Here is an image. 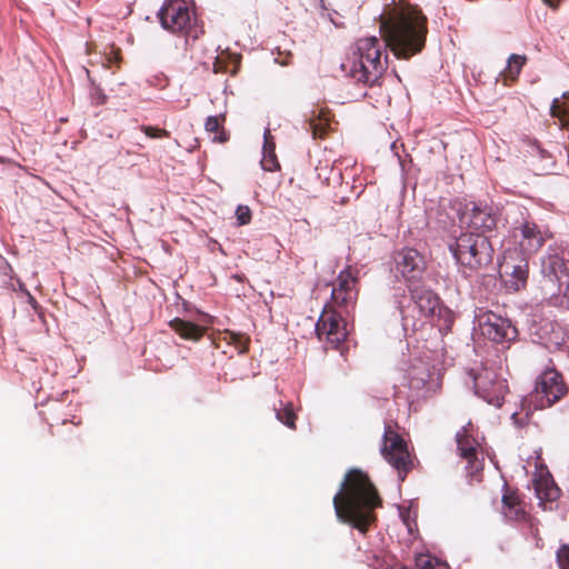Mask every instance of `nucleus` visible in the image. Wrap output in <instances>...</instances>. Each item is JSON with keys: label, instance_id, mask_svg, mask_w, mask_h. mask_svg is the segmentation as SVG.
<instances>
[{"label": "nucleus", "instance_id": "obj_11", "mask_svg": "<svg viewBox=\"0 0 569 569\" xmlns=\"http://www.w3.org/2000/svg\"><path fill=\"white\" fill-rule=\"evenodd\" d=\"M162 28L173 33H180L189 28L191 14L183 0H166L158 13Z\"/></svg>", "mask_w": 569, "mask_h": 569}, {"label": "nucleus", "instance_id": "obj_33", "mask_svg": "<svg viewBox=\"0 0 569 569\" xmlns=\"http://www.w3.org/2000/svg\"><path fill=\"white\" fill-rule=\"evenodd\" d=\"M262 167L264 170L273 171L276 168L279 167V163L277 161L276 154L273 152H269L264 154L263 160L261 161Z\"/></svg>", "mask_w": 569, "mask_h": 569}, {"label": "nucleus", "instance_id": "obj_30", "mask_svg": "<svg viewBox=\"0 0 569 569\" xmlns=\"http://www.w3.org/2000/svg\"><path fill=\"white\" fill-rule=\"evenodd\" d=\"M141 131L144 132V134L151 139H161V138L170 137V132L168 130L160 129V128L152 127V126L143 124V126H141Z\"/></svg>", "mask_w": 569, "mask_h": 569}, {"label": "nucleus", "instance_id": "obj_6", "mask_svg": "<svg viewBox=\"0 0 569 569\" xmlns=\"http://www.w3.org/2000/svg\"><path fill=\"white\" fill-rule=\"evenodd\" d=\"M513 238L521 254L531 257L543 247L548 239L552 238V232L533 220L526 219L513 229Z\"/></svg>", "mask_w": 569, "mask_h": 569}, {"label": "nucleus", "instance_id": "obj_37", "mask_svg": "<svg viewBox=\"0 0 569 569\" xmlns=\"http://www.w3.org/2000/svg\"><path fill=\"white\" fill-rule=\"evenodd\" d=\"M119 54H120L119 50L114 52V59H116L117 61L119 60Z\"/></svg>", "mask_w": 569, "mask_h": 569}, {"label": "nucleus", "instance_id": "obj_29", "mask_svg": "<svg viewBox=\"0 0 569 569\" xmlns=\"http://www.w3.org/2000/svg\"><path fill=\"white\" fill-rule=\"evenodd\" d=\"M226 340L232 343L240 353H246L249 350L250 338L240 332L226 331Z\"/></svg>", "mask_w": 569, "mask_h": 569}, {"label": "nucleus", "instance_id": "obj_24", "mask_svg": "<svg viewBox=\"0 0 569 569\" xmlns=\"http://www.w3.org/2000/svg\"><path fill=\"white\" fill-rule=\"evenodd\" d=\"M527 62L526 56L520 54H511L508 59L507 67L501 72V77L503 78V83L508 86V81H516L521 72L522 67Z\"/></svg>", "mask_w": 569, "mask_h": 569}, {"label": "nucleus", "instance_id": "obj_16", "mask_svg": "<svg viewBox=\"0 0 569 569\" xmlns=\"http://www.w3.org/2000/svg\"><path fill=\"white\" fill-rule=\"evenodd\" d=\"M538 336L550 352H561L569 356V333L566 328L555 320H543Z\"/></svg>", "mask_w": 569, "mask_h": 569}, {"label": "nucleus", "instance_id": "obj_2", "mask_svg": "<svg viewBox=\"0 0 569 569\" xmlns=\"http://www.w3.org/2000/svg\"><path fill=\"white\" fill-rule=\"evenodd\" d=\"M337 518L366 533L377 521L375 510L382 500L369 476L352 468L345 475L340 490L333 497Z\"/></svg>", "mask_w": 569, "mask_h": 569}, {"label": "nucleus", "instance_id": "obj_13", "mask_svg": "<svg viewBox=\"0 0 569 569\" xmlns=\"http://www.w3.org/2000/svg\"><path fill=\"white\" fill-rule=\"evenodd\" d=\"M410 299L423 318L442 317L449 311L441 305L439 296L425 284H408Z\"/></svg>", "mask_w": 569, "mask_h": 569}, {"label": "nucleus", "instance_id": "obj_28", "mask_svg": "<svg viewBox=\"0 0 569 569\" xmlns=\"http://www.w3.org/2000/svg\"><path fill=\"white\" fill-rule=\"evenodd\" d=\"M277 419L290 429H296L297 415L293 411L292 403L288 402L283 408H274Z\"/></svg>", "mask_w": 569, "mask_h": 569}, {"label": "nucleus", "instance_id": "obj_27", "mask_svg": "<svg viewBox=\"0 0 569 569\" xmlns=\"http://www.w3.org/2000/svg\"><path fill=\"white\" fill-rule=\"evenodd\" d=\"M569 106L566 102H560L559 98L553 99L550 107V114L558 118L563 129H569V118L567 117Z\"/></svg>", "mask_w": 569, "mask_h": 569}, {"label": "nucleus", "instance_id": "obj_4", "mask_svg": "<svg viewBox=\"0 0 569 569\" xmlns=\"http://www.w3.org/2000/svg\"><path fill=\"white\" fill-rule=\"evenodd\" d=\"M568 388L562 375L556 370L543 371L536 381L535 389L523 399L528 410L549 408L566 396Z\"/></svg>", "mask_w": 569, "mask_h": 569}, {"label": "nucleus", "instance_id": "obj_20", "mask_svg": "<svg viewBox=\"0 0 569 569\" xmlns=\"http://www.w3.org/2000/svg\"><path fill=\"white\" fill-rule=\"evenodd\" d=\"M170 328L182 339L198 341L206 333V328L193 322L174 318L169 322Z\"/></svg>", "mask_w": 569, "mask_h": 569}, {"label": "nucleus", "instance_id": "obj_3", "mask_svg": "<svg viewBox=\"0 0 569 569\" xmlns=\"http://www.w3.org/2000/svg\"><path fill=\"white\" fill-rule=\"evenodd\" d=\"M457 262L470 272L488 267L493 259V247L488 237L476 232H462L450 244Z\"/></svg>", "mask_w": 569, "mask_h": 569}, {"label": "nucleus", "instance_id": "obj_22", "mask_svg": "<svg viewBox=\"0 0 569 569\" xmlns=\"http://www.w3.org/2000/svg\"><path fill=\"white\" fill-rule=\"evenodd\" d=\"M330 128L329 112L320 110L318 114L312 112L309 118L307 130L311 132L313 139H323Z\"/></svg>", "mask_w": 569, "mask_h": 569}, {"label": "nucleus", "instance_id": "obj_8", "mask_svg": "<svg viewBox=\"0 0 569 569\" xmlns=\"http://www.w3.org/2000/svg\"><path fill=\"white\" fill-rule=\"evenodd\" d=\"M476 393L489 405L501 407L508 392V385L496 372L482 370L473 378Z\"/></svg>", "mask_w": 569, "mask_h": 569}, {"label": "nucleus", "instance_id": "obj_18", "mask_svg": "<svg viewBox=\"0 0 569 569\" xmlns=\"http://www.w3.org/2000/svg\"><path fill=\"white\" fill-rule=\"evenodd\" d=\"M497 211L489 206L473 204L468 213L469 226L482 232L491 231L498 223Z\"/></svg>", "mask_w": 569, "mask_h": 569}, {"label": "nucleus", "instance_id": "obj_31", "mask_svg": "<svg viewBox=\"0 0 569 569\" xmlns=\"http://www.w3.org/2000/svg\"><path fill=\"white\" fill-rule=\"evenodd\" d=\"M237 221L240 226L248 224L251 221V210L248 206H238L236 210Z\"/></svg>", "mask_w": 569, "mask_h": 569}, {"label": "nucleus", "instance_id": "obj_7", "mask_svg": "<svg viewBox=\"0 0 569 569\" xmlns=\"http://www.w3.org/2000/svg\"><path fill=\"white\" fill-rule=\"evenodd\" d=\"M316 333L320 341L331 348H338L348 336L342 316L330 305H326L316 325Z\"/></svg>", "mask_w": 569, "mask_h": 569}, {"label": "nucleus", "instance_id": "obj_12", "mask_svg": "<svg viewBox=\"0 0 569 569\" xmlns=\"http://www.w3.org/2000/svg\"><path fill=\"white\" fill-rule=\"evenodd\" d=\"M527 256L517 259L511 252H507L500 264L501 277L505 284L512 291H519L527 286L529 278V261Z\"/></svg>", "mask_w": 569, "mask_h": 569}, {"label": "nucleus", "instance_id": "obj_21", "mask_svg": "<svg viewBox=\"0 0 569 569\" xmlns=\"http://www.w3.org/2000/svg\"><path fill=\"white\" fill-rule=\"evenodd\" d=\"M241 54L230 51L221 52L213 62L214 73H230L236 76L240 69Z\"/></svg>", "mask_w": 569, "mask_h": 569}, {"label": "nucleus", "instance_id": "obj_9", "mask_svg": "<svg viewBox=\"0 0 569 569\" xmlns=\"http://www.w3.org/2000/svg\"><path fill=\"white\" fill-rule=\"evenodd\" d=\"M358 298L357 271L351 267L342 270L332 284L331 302L333 306L348 310L353 308Z\"/></svg>", "mask_w": 569, "mask_h": 569}, {"label": "nucleus", "instance_id": "obj_14", "mask_svg": "<svg viewBox=\"0 0 569 569\" xmlns=\"http://www.w3.org/2000/svg\"><path fill=\"white\" fill-rule=\"evenodd\" d=\"M478 318L482 336L493 342L511 341L517 337V329L511 325L510 320L495 312L487 311Z\"/></svg>", "mask_w": 569, "mask_h": 569}, {"label": "nucleus", "instance_id": "obj_19", "mask_svg": "<svg viewBox=\"0 0 569 569\" xmlns=\"http://www.w3.org/2000/svg\"><path fill=\"white\" fill-rule=\"evenodd\" d=\"M533 487L540 501L552 502L560 497L561 491L549 472L540 473L535 479Z\"/></svg>", "mask_w": 569, "mask_h": 569}, {"label": "nucleus", "instance_id": "obj_26", "mask_svg": "<svg viewBox=\"0 0 569 569\" xmlns=\"http://www.w3.org/2000/svg\"><path fill=\"white\" fill-rule=\"evenodd\" d=\"M543 266L557 280H560L563 276H567V264L565 260L559 256H548L547 260L543 262Z\"/></svg>", "mask_w": 569, "mask_h": 569}, {"label": "nucleus", "instance_id": "obj_1", "mask_svg": "<svg viewBox=\"0 0 569 569\" xmlns=\"http://www.w3.org/2000/svg\"><path fill=\"white\" fill-rule=\"evenodd\" d=\"M379 22L383 42L377 37L359 39L356 43L358 61L352 62L348 69L342 64L352 79L370 86L388 68L387 48L398 59H410L422 51L428 33V19L417 6L392 9L387 14H381Z\"/></svg>", "mask_w": 569, "mask_h": 569}, {"label": "nucleus", "instance_id": "obj_35", "mask_svg": "<svg viewBox=\"0 0 569 569\" xmlns=\"http://www.w3.org/2000/svg\"><path fill=\"white\" fill-rule=\"evenodd\" d=\"M563 299H565L563 303L569 309V282H568V286L566 288V291H565V295H563Z\"/></svg>", "mask_w": 569, "mask_h": 569}, {"label": "nucleus", "instance_id": "obj_38", "mask_svg": "<svg viewBox=\"0 0 569 569\" xmlns=\"http://www.w3.org/2000/svg\"><path fill=\"white\" fill-rule=\"evenodd\" d=\"M562 98H563V99H569V91H568V92H565V93L562 94Z\"/></svg>", "mask_w": 569, "mask_h": 569}, {"label": "nucleus", "instance_id": "obj_15", "mask_svg": "<svg viewBox=\"0 0 569 569\" xmlns=\"http://www.w3.org/2000/svg\"><path fill=\"white\" fill-rule=\"evenodd\" d=\"M457 449L459 456L466 460L467 472L470 477H477L483 468V457L479 450V443L463 428L456 435Z\"/></svg>", "mask_w": 569, "mask_h": 569}, {"label": "nucleus", "instance_id": "obj_25", "mask_svg": "<svg viewBox=\"0 0 569 569\" xmlns=\"http://www.w3.org/2000/svg\"><path fill=\"white\" fill-rule=\"evenodd\" d=\"M430 378L428 368L423 365L421 367L413 366L408 371L409 387L412 389H421L426 386Z\"/></svg>", "mask_w": 569, "mask_h": 569}, {"label": "nucleus", "instance_id": "obj_32", "mask_svg": "<svg viewBox=\"0 0 569 569\" xmlns=\"http://www.w3.org/2000/svg\"><path fill=\"white\" fill-rule=\"evenodd\" d=\"M560 569H569V546L561 547L557 552Z\"/></svg>", "mask_w": 569, "mask_h": 569}, {"label": "nucleus", "instance_id": "obj_23", "mask_svg": "<svg viewBox=\"0 0 569 569\" xmlns=\"http://www.w3.org/2000/svg\"><path fill=\"white\" fill-rule=\"evenodd\" d=\"M226 114L208 117L204 128L208 132L214 133L212 140L214 142L224 143L229 140V133L224 130Z\"/></svg>", "mask_w": 569, "mask_h": 569}, {"label": "nucleus", "instance_id": "obj_36", "mask_svg": "<svg viewBox=\"0 0 569 569\" xmlns=\"http://www.w3.org/2000/svg\"><path fill=\"white\" fill-rule=\"evenodd\" d=\"M560 1H561V0H545V2H546L548 6L552 7V8H557V7L559 6Z\"/></svg>", "mask_w": 569, "mask_h": 569}, {"label": "nucleus", "instance_id": "obj_34", "mask_svg": "<svg viewBox=\"0 0 569 569\" xmlns=\"http://www.w3.org/2000/svg\"><path fill=\"white\" fill-rule=\"evenodd\" d=\"M97 93L98 103L103 104L107 101V97L103 93H101L99 89H97Z\"/></svg>", "mask_w": 569, "mask_h": 569}, {"label": "nucleus", "instance_id": "obj_10", "mask_svg": "<svg viewBox=\"0 0 569 569\" xmlns=\"http://www.w3.org/2000/svg\"><path fill=\"white\" fill-rule=\"evenodd\" d=\"M396 271L401 274L408 284H417L426 271V261L419 251L403 248L395 252Z\"/></svg>", "mask_w": 569, "mask_h": 569}, {"label": "nucleus", "instance_id": "obj_5", "mask_svg": "<svg viewBox=\"0 0 569 569\" xmlns=\"http://www.w3.org/2000/svg\"><path fill=\"white\" fill-rule=\"evenodd\" d=\"M380 451L382 457L398 471L400 481H405L413 468V460L406 440L390 425L385 427Z\"/></svg>", "mask_w": 569, "mask_h": 569}, {"label": "nucleus", "instance_id": "obj_17", "mask_svg": "<svg viewBox=\"0 0 569 569\" xmlns=\"http://www.w3.org/2000/svg\"><path fill=\"white\" fill-rule=\"evenodd\" d=\"M501 497V512L508 520L525 521L527 519L526 503L518 490L509 488L506 483Z\"/></svg>", "mask_w": 569, "mask_h": 569}]
</instances>
